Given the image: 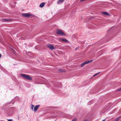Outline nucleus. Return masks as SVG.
<instances>
[{"instance_id":"20","label":"nucleus","mask_w":121,"mask_h":121,"mask_svg":"<svg viewBox=\"0 0 121 121\" xmlns=\"http://www.w3.org/2000/svg\"><path fill=\"white\" fill-rule=\"evenodd\" d=\"M8 121H12V120L11 119H9V120Z\"/></svg>"},{"instance_id":"21","label":"nucleus","mask_w":121,"mask_h":121,"mask_svg":"<svg viewBox=\"0 0 121 121\" xmlns=\"http://www.w3.org/2000/svg\"><path fill=\"white\" fill-rule=\"evenodd\" d=\"M1 57V55L0 54V58Z\"/></svg>"},{"instance_id":"8","label":"nucleus","mask_w":121,"mask_h":121,"mask_svg":"<svg viewBox=\"0 0 121 121\" xmlns=\"http://www.w3.org/2000/svg\"><path fill=\"white\" fill-rule=\"evenodd\" d=\"M61 40V41H63L64 42H68V41L67 40L65 39H63V38H59L58 39V40L59 41H60V40Z\"/></svg>"},{"instance_id":"2","label":"nucleus","mask_w":121,"mask_h":121,"mask_svg":"<svg viewBox=\"0 0 121 121\" xmlns=\"http://www.w3.org/2000/svg\"><path fill=\"white\" fill-rule=\"evenodd\" d=\"M92 61L93 60H92L89 61H85L84 62L82 63V64L80 65V67H82L83 66L85 65L91 63Z\"/></svg>"},{"instance_id":"13","label":"nucleus","mask_w":121,"mask_h":121,"mask_svg":"<svg viewBox=\"0 0 121 121\" xmlns=\"http://www.w3.org/2000/svg\"><path fill=\"white\" fill-rule=\"evenodd\" d=\"M58 71L59 72H63L65 71L62 69H60L58 70Z\"/></svg>"},{"instance_id":"10","label":"nucleus","mask_w":121,"mask_h":121,"mask_svg":"<svg viewBox=\"0 0 121 121\" xmlns=\"http://www.w3.org/2000/svg\"><path fill=\"white\" fill-rule=\"evenodd\" d=\"M121 118V116L118 117L116 118L114 121H118Z\"/></svg>"},{"instance_id":"3","label":"nucleus","mask_w":121,"mask_h":121,"mask_svg":"<svg viewBox=\"0 0 121 121\" xmlns=\"http://www.w3.org/2000/svg\"><path fill=\"white\" fill-rule=\"evenodd\" d=\"M56 33L58 34L64 35L65 34L60 29H57L56 31Z\"/></svg>"},{"instance_id":"18","label":"nucleus","mask_w":121,"mask_h":121,"mask_svg":"<svg viewBox=\"0 0 121 121\" xmlns=\"http://www.w3.org/2000/svg\"><path fill=\"white\" fill-rule=\"evenodd\" d=\"M117 91H121V88H119L117 90Z\"/></svg>"},{"instance_id":"15","label":"nucleus","mask_w":121,"mask_h":121,"mask_svg":"<svg viewBox=\"0 0 121 121\" xmlns=\"http://www.w3.org/2000/svg\"><path fill=\"white\" fill-rule=\"evenodd\" d=\"M34 105H32V104L31 105V108L32 110H33V108H34Z\"/></svg>"},{"instance_id":"9","label":"nucleus","mask_w":121,"mask_h":121,"mask_svg":"<svg viewBox=\"0 0 121 121\" xmlns=\"http://www.w3.org/2000/svg\"><path fill=\"white\" fill-rule=\"evenodd\" d=\"M45 4V3L44 2H43L40 4L39 6L41 8H43L44 7Z\"/></svg>"},{"instance_id":"5","label":"nucleus","mask_w":121,"mask_h":121,"mask_svg":"<svg viewBox=\"0 0 121 121\" xmlns=\"http://www.w3.org/2000/svg\"><path fill=\"white\" fill-rule=\"evenodd\" d=\"M22 15L24 17H29L31 15L30 14H29V13H26L22 14Z\"/></svg>"},{"instance_id":"22","label":"nucleus","mask_w":121,"mask_h":121,"mask_svg":"<svg viewBox=\"0 0 121 121\" xmlns=\"http://www.w3.org/2000/svg\"><path fill=\"white\" fill-rule=\"evenodd\" d=\"M102 121H105V120H104Z\"/></svg>"},{"instance_id":"1","label":"nucleus","mask_w":121,"mask_h":121,"mask_svg":"<svg viewBox=\"0 0 121 121\" xmlns=\"http://www.w3.org/2000/svg\"><path fill=\"white\" fill-rule=\"evenodd\" d=\"M21 75L23 77L27 79L31 80L32 79V78L30 76L26 75L23 74H21Z\"/></svg>"},{"instance_id":"19","label":"nucleus","mask_w":121,"mask_h":121,"mask_svg":"<svg viewBox=\"0 0 121 121\" xmlns=\"http://www.w3.org/2000/svg\"><path fill=\"white\" fill-rule=\"evenodd\" d=\"M83 121H88V120L87 119H85Z\"/></svg>"},{"instance_id":"16","label":"nucleus","mask_w":121,"mask_h":121,"mask_svg":"<svg viewBox=\"0 0 121 121\" xmlns=\"http://www.w3.org/2000/svg\"><path fill=\"white\" fill-rule=\"evenodd\" d=\"M77 118H74L71 121H77Z\"/></svg>"},{"instance_id":"11","label":"nucleus","mask_w":121,"mask_h":121,"mask_svg":"<svg viewBox=\"0 0 121 121\" xmlns=\"http://www.w3.org/2000/svg\"><path fill=\"white\" fill-rule=\"evenodd\" d=\"M102 13L104 15H108V16H109L110 15V14H109L107 12H102Z\"/></svg>"},{"instance_id":"7","label":"nucleus","mask_w":121,"mask_h":121,"mask_svg":"<svg viewBox=\"0 0 121 121\" xmlns=\"http://www.w3.org/2000/svg\"><path fill=\"white\" fill-rule=\"evenodd\" d=\"M39 106L40 105H37L35 107L34 109V110L35 112H36L37 111V109L39 107Z\"/></svg>"},{"instance_id":"4","label":"nucleus","mask_w":121,"mask_h":121,"mask_svg":"<svg viewBox=\"0 0 121 121\" xmlns=\"http://www.w3.org/2000/svg\"><path fill=\"white\" fill-rule=\"evenodd\" d=\"M47 47L51 50H53L55 49V48L54 47V46L50 44H48L47 45Z\"/></svg>"},{"instance_id":"17","label":"nucleus","mask_w":121,"mask_h":121,"mask_svg":"<svg viewBox=\"0 0 121 121\" xmlns=\"http://www.w3.org/2000/svg\"><path fill=\"white\" fill-rule=\"evenodd\" d=\"M100 73V72H98L97 73H96L95 74H94V75L93 76L94 77H95V76H96L97 75H98V74H99Z\"/></svg>"},{"instance_id":"12","label":"nucleus","mask_w":121,"mask_h":121,"mask_svg":"<svg viewBox=\"0 0 121 121\" xmlns=\"http://www.w3.org/2000/svg\"><path fill=\"white\" fill-rule=\"evenodd\" d=\"M64 0H59L58 1H57V3L58 4H60Z\"/></svg>"},{"instance_id":"14","label":"nucleus","mask_w":121,"mask_h":121,"mask_svg":"<svg viewBox=\"0 0 121 121\" xmlns=\"http://www.w3.org/2000/svg\"><path fill=\"white\" fill-rule=\"evenodd\" d=\"M11 21V20L10 19H3V21Z\"/></svg>"},{"instance_id":"6","label":"nucleus","mask_w":121,"mask_h":121,"mask_svg":"<svg viewBox=\"0 0 121 121\" xmlns=\"http://www.w3.org/2000/svg\"><path fill=\"white\" fill-rule=\"evenodd\" d=\"M16 3L14 2H11L10 3V6L12 8L14 7L15 6Z\"/></svg>"}]
</instances>
